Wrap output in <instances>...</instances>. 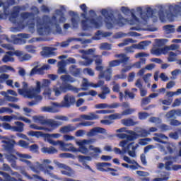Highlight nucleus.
<instances>
[{
  "label": "nucleus",
  "mask_w": 181,
  "mask_h": 181,
  "mask_svg": "<svg viewBox=\"0 0 181 181\" xmlns=\"http://www.w3.org/2000/svg\"><path fill=\"white\" fill-rule=\"evenodd\" d=\"M78 159H79V162H86V160H91V157L79 155Z\"/></svg>",
  "instance_id": "obj_62"
},
{
  "label": "nucleus",
  "mask_w": 181,
  "mask_h": 181,
  "mask_svg": "<svg viewBox=\"0 0 181 181\" xmlns=\"http://www.w3.org/2000/svg\"><path fill=\"white\" fill-rule=\"evenodd\" d=\"M21 12V7L18 6L13 7V12L10 14L9 21L12 22V23L16 24L18 23V16H19V13Z\"/></svg>",
  "instance_id": "obj_20"
},
{
  "label": "nucleus",
  "mask_w": 181,
  "mask_h": 181,
  "mask_svg": "<svg viewBox=\"0 0 181 181\" xmlns=\"http://www.w3.org/2000/svg\"><path fill=\"white\" fill-rule=\"evenodd\" d=\"M176 56H177V54L173 52H169V57L168 58V62H175V60H176Z\"/></svg>",
  "instance_id": "obj_59"
},
{
  "label": "nucleus",
  "mask_w": 181,
  "mask_h": 181,
  "mask_svg": "<svg viewBox=\"0 0 181 181\" xmlns=\"http://www.w3.org/2000/svg\"><path fill=\"white\" fill-rule=\"evenodd\" d=\"M54 91L56 97L62 95L63 93H66L68 91H74V93H78L80 89L73 86L70 83H62L54 88Z\"/></svg>",
  "instance_id": "obj_12"
},
{
  "label": "nucleus",
  "mask_w": 181,
  "mask_h": 181,
  "mask_svg": "<svg viewBox=\"0 0 181 181\" xmlns=\"http://www.w3.org/2000/svg\"><path fill=\"white\" fill-rule=\"evenodd\" d=\"M97 134H103V135H105L107 138H114L113 134H108V133L107 132V129L103 127L93 128L90 130V132L87 133V136H95Z\"/></svg>",
  "instance_id": "obj_15"
},
{
  "label": "nucleus",
  "mask_w": 181,
  "mask_h": 181,
  "mask_svg": "<svg viewBox=\"0 0 181 181\" xmlns=\"http://www.w3.org/2000/svg\"><path fill=\"white\" fill-rule=\"evenodd\" d=\"M69 14L72 17L71 22L73 28H77L78 26V22H80V17L74 11H69Z\"/></svg>",
  "instance_id": "obj_23"
},
{
  "label": "nucleus",
  "mask_w": 181,
  "mask_h": 181,
  "mask_svg": "<svg viewBox=\"0 0 181 181\" xmlns=\"http://www.w3.org/2000/svg\"><path fill=\"white\" fill-rule=\"evenodd\" d=\"M69 73L73 76L74 77H80L81 74V69L78 68L76 65H71L69 69Z\"/></svg>",
  "instance_id": "obj_24"
},
{
  "label": "nucleus",
  "mask_w": 181,
  "mask_h": 181,
  "mask_svg": "<svg viewBox=\"0 0 181 181\" xmlns=\"http://www.w3.org/2000/svg\"><path fill=\"white\" fill-rule=\"evenodd\" d=\"M4 112H8V114H12V112H13V110L9 107L0 108V114H4Z\"/></svg>",
  "instance_id": "obj_63"
},
{
  "label": "nucleus",
  "mask_w": 181,
  "mask_h": 181,
  "mask_svg": "<svg viewBox=\"0 0 181 181\" xmlns=\"http://www.w3.org/2000/svg\"><path fill=\"white\" fill-rule=\"evenodd\" d=\"M136 15H139L143 21H147L148 18L153 16V10L151 8H146V13L142 12V8L137 7L136 10Z\"/></svg>",
  "instance_id": "obj_16"
},
{
  "label": "nucleus",
  "mask_w": 181,
  "mask_h": 181,
  "mask_svg": "<svg viewBox=\"0 0 181 181\" xmlns=\"http://www.w3.org/2000/svg\"><path fill=\"white\" fill-rule=\"evenodd\" d=\"M54 50H57V49L46 47V57H53V56H56V52H54Z\"/></svg>",
  "instance_id": "obj_43"
},
{
  "label": "nucleus",
  "mask_w": 181,
  "mask_h": 181,
  "mask_svg": "<svg viewBox=\"0 0 181 181\" xmlns=\"http://www.w3.org/2000/svg\"><path fill=\"white\" fill-rule=\"evenodd\" d=\"M33 119L36 124L46 125V119H45V117L43 116H33Z\"/></svg>",
  "instance_id": "obj_39"
},
{
  "label": "nucleus",
  "mask_w": 181,
  "mask_h": 181,
  "mask_svg": "<svg viewBox=\"0 0 181 181\" xmlns=\"http://www.w3.org/2000/svg\"><path fill=\"white\" fill-rule=\"evenodd\" d=\"M120 64H120L119 59L112 60L109 62L110 67H117V66H119Z\"/></svg>",
  "instance_id": "obj_61"
},
{
  "label": "nucleus",
  "mask_w": 181,
  "mask_h": 181,
  "mask_svg": "<svg viewBox=\"0 0 181 181\" xmlns=\"http://www.w3.org/2000/svg\"><path fill=\"white\" fill-rule=\"evenodd\" d=\"M163 29L165 30V33L167 35H169V33H175V26L172 25H167L163 27Z\"/></svg>",
  "instance_id": "obj_47"
},
{
  "label": "nucleus",
  "mask_w": 181,
  "mask_h": 181,
  "mask_svg": "<svg viewBox=\"0 0 181 181\" xmlns=\"http://www.w3.org/2000/svg\"><path fill=\"white\" fill-rule=\"evenodd\" d=\"M2 145L4 149L6 152L9 153L6 156V159L11 163V168H16V156L13 155V153H16V151L15 150V144L16 142L15 140L11 141L10 139L8 140H2Z\"/></svg>",
  "instance_id": "obj_8"
},
{
  "label": "nucleus",
  "mask_w": 181,
  "mask_h": 181,
  "mask_svg": "<svg viewBox=\"0 0 181 181\" xmlns=\"http://www.w3.org/2000/svg\"><path fill=\"white\" fill-rule=\"evenodd\" d=\"M54 163H55L57 165V167L59 168V169H69V165L64 163H62L56 160H54Z\"/></svg>",
  "instance_id": "obj_55"
},
{
  "label": "nucleus",
  "mask_w": 181,
  "mask_h": 181,
  "mask_svg": "<svg viewBox=\"0 0 181 181\" xmlns=\"http://www.w3.org/2000/svg\"><path fill=\"white\" fill-rule=\"evenodd\" d=\"M37 66H35L30 72V76H35V74H45V69H46V64H44L42 67L37 68Z\"/></svg>",
  "instance_id": "obj_25"
},
{
  "label": "nucleus",
  "mask_w": 181,
  "mask_h": 181,
  "mask_svg": "<svg viewBox=\"0 0 181 181\" xmlns=\"http://www.w3.org/2000/svg\"><path fill=\"white\" fill-rule=\"evenodd\" d=\"M111 35V33L105 32L103 33L100 30H98L95 36L93 37V40H100L102 37H107Z\"/></svg>",
  "instance_id": "obj_28"
},
{
  "label": "nucleus",
  "mask_w": 181,
  "mask_h": 181,
  "mask_svg": "<svg viewBox=\"0 0 181 181\" xmlns=\"http://www.w3.org/2000/svg\"><path fill=\"white\" fill-rule=\"evenodd\" d=\"M101 13L105 18V21L107 29H111L114 25L124 26L127 22V18L122 17L119 13H117V18L114 16V12L109 13L106 9H103Z\"/></svg>",
  "instance_id": "obj_5"
},
{
  "label": "nucleus",
  "mask_w": 181,
  "mask_h": 181,
  "mask_svg": "<svg viewBox=\"0 0 181 181\" xmlns=\"http://www.w3.org/2000/svg\"><path fill=\"white\" fill-rule=\"evenodd\" d=\"M89 149L90 151H93V153H90V155L92 156V158H97V156H98V155H100V153H101V148H100L99 147H95L93 145H90L89 146Z\"/></svg>",
  "instance_id": "obj_32"
},
{
  "label": "nucleus",
  "mask_w": 181,
  "mask_h": 181,
  "mask_svg": "<svg viewBox=\"0 0 181 181\" xmlns=\"http://www.w3.org/2000/svg\"><path fill=\"white\" fill-rule=\"evenodd\" d=\"M80 117L85 119V121H94V119H98L99 118L98 115L94 112H90L88 115H81Z\"/></svg>",
  "instance_id": "obj_26"
},
{
  "label": "nucleus",
  "mask_w": 181,
  "mask_h": 181,
  "mask_svg": "<svg viewBox=\"0 0 181 181\" xmlns=\"http://www.w3.org/2000/svg\"><path fill=\"white\" fill-rule=\"evenodd\" d=\"M60 79L63 83H74V81H76V78H73V76L69 74L61 76Z\"/></svg>",
  "instance_id": "obj_38"
},
{
  "label": "nucleus",
  "mask_w": 181,
  "mask_h": 181,
  "mask_svg": "<svg viewBox=\"0 0 181 181\" xmlns=\"http://www.w3.org/2000/svg\"><path fill=\"white\" fill-rule=\"evenodd\" d=\"M79 53H81V59H83L85 61H79L78 64L80 66H85L88 67L93 64V62L95 59V64H103V57L100 55H96L95 48H90L89 49H80Z\"/></svg>",
  "instance_id": "obj_3"
},
{
  "label": "nucleus",
  "mask_w": 181,
  "mask_h": 181,
  "mask_svg": "<svg viewBox=\"0 0 181 181\" xmlns=\"http://www.w3.org/2000/svg\"><path fill=\"white\" fill-rule=\"evenodd\" d=\"M179 47H180V46L178 45L173 44L170 46H165L164 50H165V52H168L169 50H177V49H179Z\"/></svg>",
  "instance_id": "obj_51"
},
{
  "label": "nucleus",
  "mask_w": 181,
  "mask_h": 181,
  "mask_svg": "<svg viewBox=\"0 0 181 181\" xmlns=\"http://www.w3.org/2000/svg\"><path fill=\"white\" fill-rule=\"evenodd\" d=\"M23 88L18 89V94L20 95H23L25 98H29L30 100H35L37 103L39 101H42L43 98L42 95H39L42 93V88H45L46 87V79H43L42 83L37 81L36 86L35 88H30L28 89V84L26 82H23Z\"/></svg>",
  "instance_id": "obj_1"
},
{
  "label": "nucleus",
  "mask_w": 181,
  "mask_h": 181,
  "mask_svg": "<svg viewBox=\"0 0 181 181\" xmlns=\"http://www.w3.org/2000/svg\"><path fill=\"white\" fill-rule=\"evenodd\" d=\"M60 134H46V139L51 145H59L64 152H77V148L71 144L64 143L63 141H54L52 138H60Z\"/></svg>",
  "instance_id": "obj_9"
},
{
  "label": "nucleus",
  "mask_w": 181,
  "mask_h": 181,
  "mask_svg": "<svg viewBox=\"0 0 181 181\" xmlns=\"http://www.w3.org/2000/svg\"><path fill=\"white\" fill-rule=\"evenodd\" d=\"M127 134H129L119 133L117 134L116 136L120 139H127L129 142H132V141H135L137 138H144L147 135H149V132L144 129H139L136 132L132 130H127Z\"/></svg>",
  "instance_id": "obj_10"
},
{
  "label": "nucleus",
  "mask_w": 181,
  "mask_h": 181,
  "mask_svg": "<svg viewBox=\"0 0 181 181\" xmlns=\"http://www.w3.org/2000/svg\"><path fill=\"white\" fill-rule=\"evenodd\" d=\"M162 53H163V54H166V49H165V47L157 48L156 47H154L151 49V54H155V56H160Z\"/></svg>",
  "instance_id": "obj_35"
},
{
  "label": "nucleus",
  "mask_w": 181,
  "mask_h": 181,
  "mask_svg": "<svg viewBox=\"0 0 181 181\" xmlns=\"http://www.w3.org/2000/svg\"><path fill=\"white\" fill-rule=\"evenodd\" d=\"M23 175L27 177V179H29V180H33V179L35 180V181H46V180L43 179L42 177L37 175H33V177L30 176L28 173L24 172Z\"/></svg>",
  "instance_id": "obj_33"
},
{
  "label": "nucleus",
  "mask_w": 181,
  "mask_h": 181,
  "mask_svg": "<svg viewBox=\"0 0 181 181\" xmlns=\"http://www.w3.org/2000/svg\"><path fill=\"white\" fill-rule=\"evenodd\" d=\"M168 42V39H157L156 40V47H163Z\"/></svg>",
  "instance_id": "obj_46"
},
{
  "label": "nucleus",
  "mask_w": 181,
  "mask_h": 181,
  "mask_svg": "<svg viewBox=\"0 0 181 181\" xmlns=\"http://www.w3.org/2000/svg\"><path fill=\"white\" fill-rule=\"evenodd\" d=\"M37 23V32L40 36H43L46 33V15H44L42 18H36Z\"/></svg>",
  "instance_id": "obj_13"
},
{
  "label": "nucleus",
  "mask_w": 181,
  "mask_h": 181,
  "mask_svg": "<svg viewBox=\"0 0 181 181\" xmlns=\"http://www.w3.org/2000/svg\"><path fill=\"white\" fill-rule=\"evenodd\" d=\"M83 73H85V74H88V76H90L91 77H94L95 74L91 68H85L83 69Z\"/></svg>",
  "instance_id": "obj_58"
},
{
  "label": "nucleus",
  "mask_w": 181,
  "mask_h": 181,
  "mask_svg": "<svg viewBox=\"0 0 181 181\" xmlns=\"http://www.w3.org/2000/svg\"><path fill=\"white\" fill-rule=\"evenodd\" d=\"M46 169H47V173L49 177H52V179H58V180H60V178L57 177V176L55 175L54 174H53V173H50V171H49V169L50 170H53L54 169V168H53V166L47 165Z\"/></svg>",
  "instance_id": "obj_45"
},
{
  "label": "nucleus",
  "mask_w": 181,
  "mask_h": 181,
  "mask_svg": "<svg viewBox=\"0 0 181 181\" xmlns=\"http://www.w3.org/2000/svg\"><path fill=\"white\" fill-rule=\"evenodd\" d=\"M13 57V55H9L8 54H6L2 58V62L3 63H8V62H11V63H13V62H15V58L12 57Z\"/></svg>",
  "instance_id": "obj_44"
},
{
  "label": "nucleus",
  "mask_w": 181,
  "mask_h": 181,
  "mask_svg": "<svg viewBox=\"0 0 181 181\" xmlns=\"http://www.w3.org/2000/svg\"><path fill=\"white\" fill-rule=\"evenodd\" d=\"M179 74H181V70L180 69H175L171 72V80H176L177 76Z\"/></svg>",
  "instance_id": "obj_54"
},
{
  "label": "nucleus",
  "mask_w": 181,
  "mask_h": 181,
  "mask_svg": "<svg viewBox=\"0 0 181 181\" xmlns=\"http://www.w3.org/2000/svg\"><path fill=\"white\" fill-rule=\"evenodd\" d=\"M80 8L83 12L81 13V16L85 19L81 21L83 30H88L91 29V28L100 29V28L103 26V17L98 16L96 19H90L87 18V6H86V4H82L80 6Z\"/></svg>",
  "instance_id": "obj_4"
},
{
  "label": "nucleus",
  "mask_w": 181,
  "mask_h": 181,
  "mask_svg": "<svg viewBox=\"0 0 181 181\" xmlns=\"http://www.w3.org/2000/svg\"><path fill=\"white\" fill-rule=\"evenodd\" d=\"M31 170L34 172L35 173H40V170H45V167L43 166V164L39 163V162L36 163L35 165H31L30 166Z\"/></svg>",
  "instance_id": "obj_31"
},
{
  "label": "nucleus",
  "mask_w": 181,
  "mask_h": 181,
  "mask_svg": "<svg viewBox=\"0 0 181 181\" xmlns=\"http://www.w3.org/2000/svg\"><path fill=\"white\" fill-rule=\"evenodd\" d=\"M122 123L123 125H125V127H134L139 124V122H135L132 119H124L122 120Z\"/></svg>",
  "instance_id": "obj_34"
},
{
  "label": "nucleus",
  "mask_w": 181,
  "mask_h": 181,
  "mask_svg": "<svg viewBox=\"0 0 181 181\" xmlns=\"http://www.w3.org/2000/svg\"><path fill=\"white\" fill-rule=\"evenodd\" d=\"M1 6H3L4 13L5 16H9V15H11V12L9 11V6H4V3H3L2 1H0V8Z\"/></svg>",
  "instance_id": "obj_49"
},
{
  "label": "nucleus",
  "mask_w": 181,
  "mask_h": 181,
  "mask_svg": "<svg viewBox=\"0 0 181 181\" xmlns=\"http://www.w3.org/2000/svg\"><path fill=\"white\" fill-rule=\"evenodd\" d=\"M6 54H9V56H17V57H22V56L23 55V53L21 51L19 50H16L15 52H12V51H8L6 52Z\"/></svg>",
  "instance_id": "obj_48"
},
{
  "label": "nucleus",
  "mask_w": 181,
  "mask_h": 181,
  "mask_svg": "<svg viewBox=\"0 0 181 181\" xmlns=\"http://www.w3.org/2000/svg\"><path fill=\"white\" fill-rule=\"evenodd\" d=\"M0 175L3 176L4 181H22V176L18 172H13L11 173L12 176H15V177H11L9 174L5 172L0 171Z\"/></svg>",
  "instance_id": "obj_17"
},
{
  "label": "nucleus",
  "mask_w": 181,
  "mask_h": 181,
  "mask_svg": "<svg viewBox=\"0 0 181 181\" xmlns=\"http://www.w3.org/2000/svg\"><path fill=\"white\" fill-rule=\"evenodd\" d=\"M70 43H71V38H69L67 40L64 41L61 43L57 42V46H60L61 47H67Z\"/></svg>",
  "instance_id": "obj_53"
},
{
  "label": "nucleus",
  "mask_w": 181,
  "mask_h": 181,
  "mask_svg": "<svg viewBox=\"0 0 181 181\" xmlns=\"http://www.w3.org/2000/svg\"><path fill=\"white\" fill-rule=\"evenodd\" d=\"M62 125V122L53 120L52 119H46V131L47 132H52L56 128Z\"/></svg>",
  "instance_id": "obj_18"
},
{
  "label": "nucleus",
  "mask_w": 181,
  "mask_h": 181,
  "mask_svg": "<svg viewBox=\"0 0 181 181\" xmlns=\"http://www.w3.org/2000/svg\"><path fill=\"white\" fill-rule=\"evenodd\" d=\"M61 23H66V17L62 10L57 9L55 11V15H54L52 18H48L47 16V35H50L54 29H55L57 33L60 35L62 33V27H60Z\"/></svg>",
  "instance_id": "obj_2"
},
{
  "label": "nucleus",
  "mask_w": 181,
  "mask_h": 181,
  "mask_svg": "<svg viewBox=\"0 0 181 181\" xmlns=\"http://www.w3.org/2000/svg\"><path fill=\"white\" fill-rule=\"evenodd\" d=\"M69 169H65V170H62L61 173L62 175H65V176H68L69 177H72L76 175V171L74 170L71 169L70 167H69Z\"/></svg>",
  "instance_id": "obj_42"
},
{
  "label": "nucleus",
  "mask_w": 181,
  "mask_h": 181,
  "mask_svg": "<svg viewBox=\"0 0 181 181\" xmlns=\"http://www.w3.org/2000/svg\"><path fill=\"white\" fill-rule=\"evenodd\" d=\"M98 170H100V172H117L116 169L112 168H107L110 166H112L111 163H98L96 164ZM104 168H107L106 170Z\"/></svg>",
  "instance_id": "obj_19"
},
{
  "label": "nucleus",
  "mask_w": 181,
  "mask_h": 181,
  "mask_svg": "<svg viewBox=\"0 0 181 181\" xmlns=\"http://www.w3.org/2000/svg\"><path fill=\"white\" fill-rule=\"evenodd\" d=\"M59 158H67L74 159V155L70 153H62L59 154Z\"/></svg>",
  "instance_id": "obj_60"
},
{
  "label": "nucleus",
  "mask_w": 181,
  "mask_h": 181,
  "mask_svg": "<svg viewBox=\"0 0 181 181\" xmlns=\"http://www.w3.org/2000/svg\"><path fill=\"white\" fill-rule=\"evenodd\" d=\"M86 142L87 141L86 139L81 141H77L76 144L78 145L79 148L77 150V152H81V153H83V155H87L88 153V148L86 147Z\"/></svg>",
  "instance_id": "obj_22"
},
{
  "label": "nucleus",
  "mask_w": 181,
  "mask_h": 181,
  "mask_svg": "<svg viewBox=\"0 0 181 181\" xmlns=\"http://www.w3.org/2000/svg\"><path fill=\"white\" fill-rule=\"evenodd\" d=\"M16 155H17L18 158H21L20 159H32V156L29 154H23L19 152H16Z\"/></svg>",
  "instance_id": "obj_57"
},
{
  "label": "nucleus",
  "mask_w": 181,
  "mask_h": 181,
  "mask_svg": "<svg viewBox=\"0 0 181 181\" xmlns=\"http://www.w3.org/2000/svg\"><path fill=\"white\" fill-rule=\"evenodd\" d=\"M115 57H116V59H119L118 60L120 64H127V63H128V62L129 61V57H127L125 54H117L115 55Z\"/></svg>",
  "instance_id": "obj_29"
},
{
  "label": "nucleus",
  "mask_w": 181,
  "mask_h": 181,
  "mask_svg": "<svg viewBox=\"0 0 181 181\" xmlns=\"http://www.w3.org/2000/svg\"><path fill=\"white\" fill-rule=\"evenodd\" d=\"M78 127L71 126V124H69L68 126H65L60 129V132L62 134H66L67 132H71L73 131H76Z\"/></svg>",
  "instance_id": "obj_36"
},
{
  "label": "nucleus",
  "mask_w": 181,
  "mask_h": 181,
  "mask_svg": "<svg viewBox=\"0 0 181 181\" xmlns=\"http://www.w3.org/2000/svg\"><path fill=\"white\" fill-rule=\"evenodd\" d=\"M57 66H58L59 74H67V71L66 70V61L64 60L59 61L57 63Z\"/></svg>",
  "instance_id": "obj_27"
},
{
  "label": "nucleus",
  "mask_w": 181,
  "mask_h": 181,
  "mask_svg": "<svg viewBox=\"0 0 181 181\" xmlns=\"http://www.w3.org/2000/svg\"><path fill=\"white\" fill-rule=\"evenodd\" d=\"M119 146L122 148V150L117 147L113 150L117 155H124V153H127L132 158H136V153L135 151H136L139 146L138 144L134 146V142L129 143L128 139H126L119 142Z\"/></svg>",
  "instance_id": "obj_6"
},
{
  "label": "nucleus",
  "mask_w": 181,
  "mask_h": 181,
  "mask_svg": "<svg viewBox=\"0 0 181 181\" xmlns=\"http://www.w3.org/2000/svg\"><path fill=\"white\" fill-rule=\"evenodd\" d=\"M21 16L22 19H23L24 21H26V19L34 21L35 19V13H29V12L21 13Z\"/></svg>",
  "instance_id": "obj_40"
},
{
  "label": "nucleus",
  "mask_w": 181,
  "mask_h": 181,
  "mask_svg": "<svg viewBox=\"0 0 181 181\" xmlns=\"http://www.w3.org/2000/svg\"><path fill=\"white\" fill-rule=\"evenodd\" d=\"M129 43H134L132 38L125 39L123 42L118 44L119 47H124V46H128Z\"/></svg>",
  "instance_id": "obj_50"
},
{
  "label": "nucleus",
  "mask_w": 181,
  "mask_h": 181,
  "mask_svg": "<svg viewBox=\"0 0 181 181\" xmlns=\"http://www.w3.org/2000/svg\"><path fill=\"white\" fill-rule=\"evenodd\" d=\"M112 77V69L107 68L105 71H102L99 73L98 78H105L106 81H110Z\"/></svg>",
  "instance_id": "obj_21"
},
{
  "label": "nucleus",
  "mask_w": 181,
  "mask_h": 181,
  "mask_svg": "<svg viewBox=\"0 0 181 181\" xmlns=\"http://www.w3.org/2000/svg\"><path fill=\"white\" fill-rule=\"evenodd\" d=\"M121 11L122 12V13H124V15H132V18H134V19L136 18V16H135V10L132 9V10H129V8L125 7V6H122L121 8Z\"/></svg>",
  "instance_id": "obj_37"
},
{
  "label": "nucleus",
  "mask_w": 181,
  "mask_h": 181,
  "mask_svg": "<svg viewBox=\"0 0 181 181\" xmlns=\"http://www.w3.org/2000/svg\"><path fill=\"white\" fill-rule=\"evenodd\" d=\"M18 145L24 149H28L29 148V143L25 141L24 140H19Z\"/></svg>",
  "instance_id": "obj_56"
},
{
  "label": "nucleus",
  "mask_w": 181,
  "mask_h": 181,
  "mask_svg": "<svg viewBox=\"0 0 181 181\" xmlns=\"http://www.w3.org/2000/svg\"><path fill=\"white\" fill-rule=\"evenodd\" d=\"M35 49H36V47H35L33 45L25 46V49L28 52V53H36V50Z\"/></svg>",
  "instance_id": "obj_64"
},
{
  "label": "nucleus",
  "mask_w": 181,
  "mask_h": 181,
  "mask_svg": "<svg viewBox=\"0 0 181 181\" xmlns=\"http://www.w3.org/2000/svg\"><path fill=\"white\" fill-rule=\"evenodd\" d=\"M165 15L170 22H173L175 18L181 16V2L169 6L168 10L165 11Z\"/></svg>",
  "instance_id": "obj_11"
},
{
  "label": "nucleus",
  "mask_w": 181,
  "mask_h": 181,
  "mask_svg": "<svg viewBox=\"0 0 181 181\" xmlns=\"http://www.w3.org/2000/svg\"><path fill=\"white\" fill-rule=\"evenodd\" d=\"M76 103V98L74 95H70L68 93L64 96V100L60 103H52V105L53 106H48L46 107L47 112H52L56 113L59 112V108H70L73 104Z\"/></svg>",
  "instance_id": "obj_7"
},
{
  "label": "nucleus",
  "mask_w": 181,
  "mask_h": 181,
  "mask_svg": "<svg viewBox=\"0 0 181 181\" xmlns=\"http://www.w3.org/2000/svg\"><path fill=\"white\" fill-rule=\"evenodd\" d=\"M150 43V41H143L138 45H134V47H135V49H139V50H144L146 46H149Z\"/></svg>",
  "instance_id": "obj_41"
},
{
  "label": "nucleus",
  "mask_w": 181,
  "mask_h": 181,
  "mask_svg": "<svg viewBox=\"0 0 181 181\" xmlns=\"http://www.w3.org/2000/svg\"><path fill=\"white\" fill-rule=\"evenodd\" d=\"M27 135L28 136H35V138H40L42 136L46 141V133H43V132L30 131L27 133Z\"/></svg>",
  "instance_id": "obj_30"
},
{
  "label": "nucleus",
  "mask_w": 181,
  "mask_h": 181,
  "mask_svg": "<svg viewBox=\"0 0 181 181\" xmlns=\"http://www.w3.org/2000/svg\"><path fill=\"white\" fill-rule=\"evenodd\" d=\"M112 45L107 42L101 43L100 45V50H111Z\"/></svg>",
  "instance_id": "obj_52"
},
{
  "label": "nucleus",
  "mask_w": 181,
  "mask_h": 181,
  "mask_svg": "<svg viewBox=\"0 0 181 181\" xmlns=\"http://www.w3.org/2000/svg\"><path fill=\"white\" fill-rule=\"evenodd\" d=\"M15 124L17 126H11L9 123H3L2 127L4 129H10L13 132H23V127H25V124L21 122H16Z\"/></svg>",
  "instance_id": "obj_14"
}]
</instances>
